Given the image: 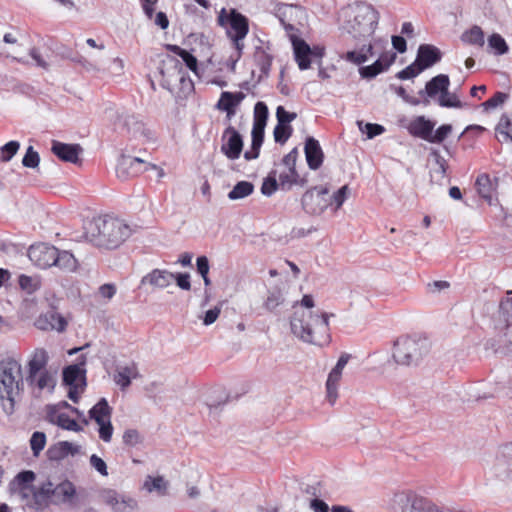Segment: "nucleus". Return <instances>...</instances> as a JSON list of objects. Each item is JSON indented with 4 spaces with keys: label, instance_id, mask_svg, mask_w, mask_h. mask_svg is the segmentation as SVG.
Returning <instances> with one entry per match:
<instances>
[{
    "label": "nucleus",
    "instance_id": "f257e3e1",
    "mask_svg": "<svg viewBox=\"0 0 512 512\" xmlns=\"http://www.w3.org/2000/svg\"><path fill=\"white\" fill-rule=\"evenodd\" d=\"M327 314L315 308L311 295H304L301 301L294 305L290 320L292 334L303 342L323 346L329 342V327Z\"/></svg>",
    "mask_w": 512,
    "mask_h": 512
},
{
    "label": "nucleus",
    "instance_id": "f03ea898",
    "mask_svg": "<svg viewBox=\"0 0 512 512\" xmlns=\"http://www.w3.org/2000/svg\"><path fill=\"white\" fill-rule=\"evenodd\" d=\"M138 226L115 215L94 217L86 227V237L94 245L114 249L122 245Z\"/></svg>",
    "mask_w": 512,
    "mask_h": 512
},
{
    "label": "nucleus",
    "instance_id": "7ed1b4c3",
    "mask_svg": "<svg viewBox=\"0 0 512 512\" xmlns=\"http://www.w3.org/2000/svg\"><path fill=\"white\" fill-rule=\"evenodd\" d=\"M378 20V11L364 2L350 4L340 12L341 29L355 38L371 36L376 30Z\"/></svg>",
    "mask_w": 512,
    "mask_h": 512
},
{
    "label": "nucleus",
    "instance_id": "20e7f679",
    "mask_svg": "<svg viewBox=\"0 0 512 512\" xmlns=\"http://www.w3.org/2000/svg\"><path fill=\"white\" fill-rule=\"evenodd\" d=\"M23 375L20 362L6 358L0 362V404L7 415L15 410V404L23 392Z\"/></svg>",
    "mask_w": 512,
    "mask_h": 512
},
{
    "label": "nucleus",
    "instance_id": "39448f33",
    "mask_svg": "<svg viewBox=\"0 0 512 512\" xmlns=\"http://www.w3.org/2000/svg\"><path fill=\"white\" fill-rule=\"evenodd\" d=\"M350 195V188L344 185L332 194L327 186H315L302 196V207L310 215L319 216L328 208L336 212Z\"/></svg>",
    "mask_w": 512,
    "mask_h": 512
},
{
    "label": "nucleus",
    "instance_id": "423d86ee",
    "mask_svg": "<svg viewBox=\"0 0 512 512\" xmlns=\"http://www.w3.org/2000/svg\"><path fill=\"white\" fill-rule=\"evenodd\" d=\"M431 343L419 334L399 337L394 343L393 359L398 365H417L429 352Z\"/></svg>",
    "mask_w": 512,
    "mask_h": 512
},
{
    "label": "nucleus",
    "instance_id": "0eeeda50",
    "mask_svg": "<svg viewBox=\"0 0 512 512\" xmlns=\"http://www.w3.org/2000/svg\"><path fill=\"white\" fill-rule=\"evenodd\" d=\"M217 23L226 29L228 38L233 42L235 49L240 57L244 49V39L249 32L248 19L235 9L229 11L222 8L217 17Z\"/></svg>",
    "mask_w": 512,
    "mask_h": 512
},
{
    "label": "nucleus",
    "instance_id": "6e6552de",
    "mask_svg": "<svg viewBox=\"0 0 512 512\" xmlns=\"http://www.w3.org/2000/svg\"><path fill=\"white\" fill-rule=\"evenodd\" d=\"M150 170L156 171L158 178H162L165 175L164 170L150 163L148 158L122 155L116 167L117 176L123 179Z\"/></svg>",
    "mask_w": 512,
    "mask_h": 512
},
{
    "label": "nucleus",
    "instance_id": "1a4fd4ad",
    "mask_svg": "<svg viewBox=\"0 0 512 512\" xmlns=\"http://www.w3.org/2000/svg\"><path fill=\"white\" fill-rule=\"evenodd\" d=\"M112 409L105 398L100 399L90 410L89 416L98 425L99 438L109 443L113 436V425L111 423Z\"/></svg>",
    "mask_w": 512,
    "mask_h": 512
},
{
    "label": "nucleus",
    "instance_id": "9d476101",
    "mask_svg": "<svg viewBox=\"0 0 512 512\" xmlns=\"http://www.w3.org/2000/svg\"><path fill=\"white\" fill-rule=\"evenodd\" d=\"M293 51L295 61L300 70H306L310 67L312 62L322 66V58L325 55V48L323 46L310 47L304 40H293Z\"/></svg>",
    "mask_w": 512,
    "mask_h": 512
},
{
    "label": "nucleus",
    "instance_id": "9b49d317",
    "mask_svg": "<svg viewBox=\"0 0 512 512\" xmlns=\"http://www.w3.org/2000/svg\"><path fill=\"white\" fill-rule=\"evenodd\" d=\"M397 503L400 506V512H449V508L413 493L398 495Z\"/></svg>",
    "mask_w": 512,
    "mask_h": 512
},
{
    "label": "nucleus",
    "instance_id": "f8f14e48",
    "mask_svg": "<svg viewBox=\"0 0 512 512\" xmlns=\"http://www.w3.org/2000/svg\"><path fill=\"white\" fill-rule=\"evenodd\" d=\"M28 257L36 266L46 269L55 264L57 248L44 243L35 244L29 248Z\"/></svg>",
    "mask_w": 512,
    "mask_h": 512
},
{
    "label": "nucleus",
    "instance_id": "ddd939ff",
    "mask_svg": "<svg viewBox=\"0 0 512 512\" xmlns=\"http://www.w3.org/2000/svg\"><path fill=\"white\" fill-rule=\"evenodd\" d=\"M350 358L351 356L349 354L343 353L328 375L326 381V390L327 399L331 404H334L338 397L339 382L342 378L343 370Z\"/></svg>",
    "mask_w": 512,
    "mask_h": 512
},
{
    "label": "nucleus",
    "instance_id": "4468645a",
    "mask_svg": "<svg viewBox=\"0 0 512 512\" xmlns=\"http://www.w3.org/2000/svg\"><path fill=\"white\" fill-rule=\"evenodd\" d=\"M243 150V140L238 131L229 126L223 133L221 152L229 160H236Z\"/></svg>",
    "mask_w": 512,
    "mask_h": 512
},
{
    "label": "nucleus",
    "instance_id": "2eb2a0df",
    "mask_svg": "<svg viewBox=\"0 0 512 512\" xmlns=\"http://www.w3.org/2000/svg\"><path fill=\"white\" fill-rule=\"evenodd\" d=\"M493 476L505 483L512 482V444L506 446L491 468Z\"/></svg>",
    "mask_w": 512,
    "mask_h": 512
},
{
    "label": "nucleus",
    "instance_id": "dca6fc26",
    "mask_svg": "<svg viewBox=\"0 0 512 512\" xmlns=\"http://www.w3.org/2000/svg\"><path fill=\"white\" fill-rule=\"evenodd\" d=\"M141 283L148 284L154 289L171 292L170 289L174 287L175 277L174 273L168 270L153 269L142 278Z\"/></svg>",
    "mask_w": 512,
    "mask_h": 512
},
{
    "label": "nucleus",
    "instance_id": "f3484780",
    "mask_svg": "<svg viewBox=\"0 0 512 512\" xmlns=\"http://www.w3.org/2000/svg\"><path fill=\"white\" fill-rule=\"evenodd\" d=\"M182 64L173 57H167L161 68L162 85L171 90L177 81L183 80Z\"/></svg>",
    "mask_w": 512,
    "mask_h": 512
},
{
    "label": "nucleus",
    "instance_id": "a211bd4d",
    "mask_svg": "<svg viewBox=\"0 0 512 512\" xmlns=\"http://www.w3.org/2000/svg\"><path fill=\"white\" fill-rule=\"evenodd\" d=\"M49 361V353L43 347L35 348L28 357L27 371L30 377H34L41 371H46V365Z\"/></svg>",
    "mask_w": 512,
    "mask_h": 512
},
{
    "label": "nucleus",
    "instance_id": "6ab92c4d",
    "mask_svg": "<svg viewBox=\"0 0 512 512\" xmlns=\"http://www.w3.org/2000/svg\"><path fill=\"white\" fill-rule=\"evenodd\" d=\"M66 325V320L54 311L41 315L36 321L37 328L41 330H55L62 332L65 330Z\"/></svg>",
    "mask_w": 512,
    "mask_h": 512
},
{
    "label": "nucleus",
    "instance_id": "aec40b11",
    "mask_svg": "<svg viewBox=\"0 0 512 512\" xmlns=\"http://www.w3.org/2000/svg\"><path fill=\"white\" fill-rule=\"evenodd\" d=\"M305 156L310 169H318L323 162V152L319 142L313 137H308L305 143Z\"/></svg>",
    "mask_w": 512,
    "mask_h": 512
},
{
    "label": "nucleus",
    "instance_id": "412c9836",
    "mask_svg": "<svg viewBox=\"0 0 512 512\" xmlns=\"http://www.w3.org/2000/svg\"><path fill=\"white\" fill-rule=\"evenodd\" d=\"M245 99V94L243 92H223L220 96V99L217 103V108L219 110L225 111L227 113V117L231 118L235 115V108Z\"/></svg>",
    "mask_w": 512,
    "mask_h": 512
},
{
    "label": "nucleus",
    "instance_id": "4be33fe9",
    "mask_svg": "<svg viewBox=\"0 0 512 512\" xmlns=\"http://www.w3.org/2000/svg\"><path fill=\"white\" fill-rule=\"evenodd\" d=\"M440 59L441 52L435 46L429 44L419 46L416 61L424 70L439 62Z\"/></svg>",
    "mask_w": 512,
    "mask_h": 512
},
{
    "label": "nucleus",
    "instance_id": "5701e85b",
    "mask_svg": "<svg viewBox=\"0 0 512 512\" xmlns=\"http://www.w3.org/2000/svg\"><path fill=\"white\" fill-rule=\"evenodd\" d=\"M81 147L74 144H65L61 142H53L52 152L61 160L76 163L79 159Z\"/></svg>",
    "mask_w": 512,
    "mask_h": 512
},
{
    "label": "nucleus",
    "instance_id": "b1692460",
    "mask_svg": "<svg viewBox=\"0 0 512 512\" xmlns=\"http://www.w3.org/2000/svg\"><path fill=\"white\" fill-rule=\"evenodd\" d=\"M434 129V123L426 119L424 116H418L413 119L408 127L409 132L421 139L430 141L431 133Z\"/></svg>",
    "mask_w": 512,
    "mask_h": 512
},
{
    "label": "nucleus",
    "instance_id": "393cba45",
    "mask_svg": "<svg viewBox=\"0 0 512 512\" xmlns=\"http://www.w3.org/2000/svg\"><path fill=\"white\" fill-rule=\"evenodd\" d=\"M85 364V358L82 356L78 364L70 365L63 371V381L68 386H84V370L82 366Z\"/></svg>",
    "mask_w": 512,
    "mask_h": 512
},
{
    "label": "nucleus",
    "instance_id": "a878e982",
    "mask_svg": "<svg viewBox=\"0 0 512 512\" xmlns=\"http://www.w3.org/2000/svg\"><path fill=\"white\" fill-rule=\"evenodd\" d=\"M35 479V474L32 471L20 472L10 484V490L14 493L18 492L23 497L27 496V492H30L32 482Z\"/></svg>",
    "mask_w": 512,
    "mask_h": 512
},
{
    "label": "nucleus",
    "instance_id": "bb28decb",
    "mask_svg": "<svg viewBox=\"0 0 512 512\" xmlns=\"http://www.w3.org/2000/svg\"><path fill=\"white\" fill-rule=\"evenodd\" d=\"M265 125L254 124L252 128L251 148L244 153V158L248 161L258 158L259 151L263 143Z\"/></svg>",
    "mask_w": 512,
    "mask_h": 512
},
{
    "label": "nucleus",
    "instance_id": "cd10ccee",
    "mask_svg": "<svg viewBox=\"0 0 512 512\" xmlns=\"http://www.w3.org/2000/svg\"><path fill=\"white\" fill-rule=\"evenodd\" d=\"M76 497V487L69 481L64 480L55 486L54 501L56 503H73Z\"/></svg>",
    "mask_w": 512,
    "mask_h": 512
},
{
    "label": "nucleus",
    "instance_id": "c85d7f7f",
    "mask_svg": "<svg viewBox=\"0 0 512 512\" xmlns=\"http://www.w3.org/2000/svg\"><path fill=\"white\" fill-rule=\"evenodd\" d=\"M27 381L35 386L39 391H47L52 392L55 387V377L48 370L41 371L39 374H36L34 377L27 376Z\"/></svg>",
    "mask_w": 512,
    "mask_h": 512
},
{
    "label": "nucleus",
    "instance_id": "c756f323",
    "mask_svg": "<svg viewBox=\"0 0 512 512\" xmlns=\"http://www.w3.org/2000/svg\"><path fill=\"white\" fill-rule=\"evenodd\" d=\"M139 376L137 367L134 364L119 367L114 374L115 383L122 389H126L133 379Z\"/></svg>",
    "mask_w": 512,
    "mask_h": 512
},
{
    "label": "nucleus",
    "instance_id": "7c9ffc66",
    "mask_svg": "<svg viewBox=\"0 0 512 512\" xmlns=\"http://www.w3.org/2000/svg\"><path fill=\"white\" fill-rule=\"evenodd\" d=\"M450 81L449 77L444 74L437 75L432 78L425 86V93L428 97H434L438 93L440 95L442 92L449 87Z\"/></svg>",
    "mask_w": 512,
    "mask_h": 512
},
{
    "label": "nucleus",
    "instance_id": "2f4dec72",
    "mask_svg": "<svg viewBox=\"0 0 512 512\" xmlns=\"http://www.w3.org/2000/svg\"><path fill=\"white\" fill-rule=\"evenodd\" d=\"M284 303V295L279 287L268 289L267 296L263 301L262 307L269 312L274 311Z\"/></svg>",
    "mask_w": 512,
    "mask_h": 512
},
{
    "label": "nucleus",
    "instance_id": "473e14b6",
    "mask_svg": "<svg viewBox=\"0 0 512 512\" xmlns=\"http://www.w3.org/2000/svg\"><path fill=\"white\" fill-rule=\"evenodd\" d=\"M509 47L505 39L498 33L491 34L487 39V51L495 56L504 55Z\"/></svg>",
    "mask_w": 512,
    "mask_h": 512
},
{
    "label": "nucleus",
    "instance_id": "72a5a7b5",
    "mask_svg": "<svg viewBox=\"0 0 512 512\" xmlns=\"http://www.w3.org/2000/svg\"><path fill=\"white\" fill-rule=\"evenodd\" d=\"M143 488L149 493L155 492L163 496L167 492L168 482L162 476H147L143 483Z\"/></svg>",
    "mask_w": 512,
    "mask_h": 512
},
{
    "label": "nucleus",
    "instance_id": "f704fd0d",
    "mask_svg": "<svg viewBox=\"0 0 512 512\" xmlns=\"http://www.w3.org/2000/svg\"><path fill=\"white\" fill-rule=\"evenodd\" d=\"M53 266H57L65 272H73L77 268V260L70 252L57 249V259Z\"/></svg>",
    "mask_w": 512,
    "mask_h": 512
},
{
    "label": "nucleus",
    "instance_id": "c9c22d12",
    "mask_svg": "<svg viewBox=\"0 0 512 512\" xmlns=\"http://www.w3.org/2000/svg\"><path fill=\"white\" fill-rule=\"evenodd\" d=\"M462 40L465 43L483 47L485 44V35L479 26H473L471 29L463 33Z\"/></svg>",
    "mask_w": 512,
    "mask_h": 512
},
{
    "label": "nucleus",
    "instance_id": "e433bc0d",
    "mask_svg": "<svg viewBox=\"0 0 512 512\" xmlns=\"http://www.w3.org/2000/svg\"><path fill=\"white\" fill-rule=\"evenodd\" d=\"M253 191L254 186L251 182L240 181L228 193V198L230 200H240L252 194Z\"/></svg>",
    "mask_w": 512,
    "mask_h": 512
},
{
    "label": "nucleus",
    "instance_id": "4c0bfd02",
    "mask_svg": "<svg viewBox=\"0 0 512 512\" xmlns=\"http://www.w3.org/2000/svg\"><path fill=\"white\" fill-rule=\"evenodd\" d=\"M50 417L51 422L56 423L59 427L63 429L74 432H79L82 430L81 426L74 419H71L68 415L64 413L51 415Z\"/></svg>",
    "mask_w": 512,
    "mask_h": 512
},
{
    "label": "nucleus",
    "instance_id": "58836bf2",
    "mask_svg": "<svg viewBox=\"0 0 512 512\" xmlns=\"http://www.w3.org/2000/svg\"><path fill=\"white\" fill-rule=\"evenodd\" d=\"M476 186L479 195L487 200L489 203L492 202V183L488 175L482 174L478 176L476 180Z\"/></svg>",
    "mask_w": 512,
    "mask_h": 512
},
{
    "label": "nucleus",
    "instance_id": "ea45409f",
    "mask_svg": "<svg viewBox=\"0 0 512 512\" xmlns=\"http://www.w3.org/2000/svg\"><path fill=\"white\" fill-rule=\"evenodd\" d=\"M372 46H363L358 51H349L346 54V60L355 64H361L368 60V55L371 54Z\"/></svg>",
    "mask_w": 512,
    "mask_h": 512
},
{
    "label": "nucleus",
    "instance_id": "a19ab883",
    "mask_svg": "<svg viewBox=\"0 0 512 512\" xmlns=\"http://www.w3.org/2000/svg\"><path fill=\"white\" fill-rule=\"evenodd\" d=\"M99 497L103 503L110 506L112 510L118 505L119 500H121L124 495L119 494L113 489H102L100 491Z\"/></svg>",
    "mask_w": 512,
    "mask_h": 512
},
{
    "label": "nucleus",
    "instance_id": "79ce46f5",
    "mask_svg": "<svg viewBox=\"0 0 512 512\" xmlns=\"http://www.w3.org/2000/svg\"><path fill=\"white\" fill-rule=\"evenodd\" d=\"M55 494V486L52 482L47 481L41 485V487L34 492V498L37 503L44 501L48 498L54 499Z\"/></svg>",
    "mask_w": 512,
    "mask_h": 512
},
{
    "label": "nucleus",
    "instance_id": "37998d69",
    "mask_svg": "<svg viewBox=\"0 0 512 512\" xmlns=\"http://www.w3.org/2000/svg\"><path fill=\"white\" fill-rule=\"evenodd\" d=\"M169 49H171L173 52H175L177 55H179L182 60L185 62L186 66L193 72H196L197 70V59L190 54L188 51L181 49L180 47L176 45L169 46Z\"/></svg>",
    "mask_w": 512,
    "mask_h": 512
},
{
    "label": "nucleus",
    "instance_id": "c03bdc74",
    "mask_svg": "<svg viewBox=\"0 0 512 512\" xmlns=\"http://www.w3.org/2000/svg\"><path fill=\"white\" fill-rule=\"evenodd\" d=\"M46 445V435L43 432H34L30 439L33 454L38 456Z\"/></svg>",
    "mask_w": 512,
    "mask_h": 512
},
{
    "label": "nucleus",
    "instance_id": "a18cd8bd",
    "mask_svg": "<svg viewBox=\"0 0 512 512\" xmlns=\"http://www.w3.org/2000/svg\"><path fill=\"white\" fill-rule=\"evenodd\" d=\"M298 177L299 175L296 170H289L284 168H281V171L279 172L278 175L279 182L283 187H291L293 184H296Z\"/></svg>",
    "mask_w": 512,
    "mask_h": 512
},
{
    "label": "nucleus",
    "instance_id": "49530a36",
    "mask_svg": "<svg viewBox=\"0 0 512 512\" xmlns=\"http://www.w3.org/2000/svg\"><path fill=\"white\" fill-rule=\"evenodd\" d=\"M499 316L501 317L504 326L512 324V299L502 301L499 307Z\"/></svg>",
    "mask_w": 512,
    "mask_h": 512
},
{
    "label": "nucleus",
    "instance_id": "de8ad7c7",
    "mask_svg": "<svg viewBox=\"0 0 512 512\" xmlns=\"http://www.w3.org/2000/svg\"><path fill=\"white\" fill-rule=\"evenodd\" d=\"M508 98H509V95L507 93L497 92L493 97L486 100L482 104V107L486 111L495 109V108L501 106L502 104H504L508 100Z\"/></svg>",
    "mask_w": 512,
    "mask_h": 512
},
{
    "label": "nucleus",
    "instance_id": "09e8293b",
    "mask_svg": "<svg viewBox=\"0 0 512 512\" xmlns=\"http://www.w3.org/2000/svg\"><path fill=\"white\" fill-rule=\"evenodd\" d=\"M438 101L439 105L442 107L460 108L462 106L461 102L457 99V96L450 93L448 88L442 92Z\"/></svg>",
    "mask_w": 512,
    "mask_h": 512
},
{
    "label": "nucleus",
    "instance_id": "8fccbe9b",
    "mask_svg": "<svg viewBox=\"0 0 512 512\" xmlns=\"http://www.w3.org/2000/svg\"><path fill=\"white\" fill-rule=\"evenodd\" d=\"M19 143L17 141H10L1 147L0 160L2 162L10 161L19 150Z\"/></svg>",
    "mask_w": 512,
    "mask_h": 512
},
{
    "label": "nucleus",
    "instance_id": "3c124183",
    "mask_svg": "<svg viewBox=\"0 0 512 512\" xmlns=\"http://www.w3.org/2000/svg\"><path fill=\"white\" fill-rule=\"evenodd\" d=\"M359 129L367 134L369 139H372L384 132V127L379 124L366 123L362 121L357 122Z\"/></svg>",
    "mask_w": 512,
    "mask_h": 512
},
{
    "label": "nucleus",
    "instance_id": "603ef678",
    "mask_svg": "<svg viewBox=\"0 0 512 512\" xmlns=\"http://www.w3.org/2000/svg\"><path fill=\"white\" fill-rule=\"evenodd\" d=\"M89 464L92 469L97 471L101 476H108V467L106 462L96 454H92L89 458Z\"/></svg>",
    "mask_w": 512,
    "mask_h": 512
},
{
    "label": "nucleus",
    "instance_id": "864d4df0",
    "mask_svg": "<svg viewBox=\"0 0 512 512\" xmlns=\"http://www.w3.org/2000/svg\"><path fill=\"white\" fill-rule=\"evenodd\" d=\"M40 157L39 154L33 149L32 146H29L26 150V153L22 159L23 166L27 168H36L39 165Z\"/></svg>",
    "mask_w": 512,
    "mask_h": 512
},
{
    "label": "nucleus",
    "instance_id": "5fc2aeb1",
    "mask_svg": "<svg viewBox=\"0 0 512 512\" xmlns=\"http://www.w3.org/2000/svg\"><path fill=\"white\" fill-rule=\"evenodd\" d=\"M268 108L263 102H257L254 107V124L266 126Z\"/></svg>",
    "mask_w": 512,
    "mask_h": 512
},
{
    "label": "nucleus",
    "instance_id": "6e6d98bb",
    "mask_svg": "<svg viewBox=\"0 0 512 512\" xmlns=\"http://www.w3.org/2000/svg\"><path fill=\"white\" fill-rule=\"evenodd\" d=\"M422 71H424L423 67L420 66L419 63L415 60L414 63L407 66L405 69H403L402 71H400L398 73V78L403 79V80L410 79V78L416 77Z\"/></svg>",
    "mask_w": 512,
    "mask_h": 512
},
{
    "label": "nucleus",
    "instance_id": "4d7b16f0",
    "mask_svg": "<svg viewBox=\"0 0 512 512\" xmlns=\"http://www.w3.org/2000/svg\"><path fill=\"white\" fill-rule=\"evenodd\" d=\"M452 131V126L445 124L440 126L434 133H431L430 143H441Z\"/></svg>",
    "mask_w": 512,
    "mask_h": 512
},
{
    "label": "nucleus",
    "instance_id": "13d9d810",
    "mask_svg": "<svg viewBox=\"0 0 512 512\" xmlns=\"http://www.w3.org/2000/svg\"><path fill=\"white\" fill-rule=\"evenodd\" d=\"M129 120L131 122H133V124L135 126L134 130H133L134 135L139 133L141 136L146 138L147 141H154L155 140L154 132L152 130H150L149 128L145 127V125L143 123L136 122V121H134L133 118H131Z\"/></svg>",
    "mask_w": 512,
    "mask_h": 512
},
{
    "label": "nucleus",
    "instance_id": "bf43d9fd",
    "mask_svg": "<svg viewBox=\"0 0 512 512\" xmlns=\"http://www.w3.org/2000/svg\"><path fill=\"white\" fill-rule=\"evenodd\" d=\"M137 503L132 498L124 496L119 500L118 505L114 508L113 512H134Z\"/></svg>",
    "mask_w": 512,
    "mask_h": 512
},
{
    "label": "nucleus",
    "instance_id": "052dcab7",
    "mask_svg": "<svg viewBox=\"0 0 512 512\" xmlns=\"http://www.w3.org/2000/svg\"><path fill=\"white\" fill-rule=\"evenodd\" d=\"M59 450H60L61 456H67V455L73 456V455L80 453L81 446L76 443L63 441V442L59 443Z\"/></svg>",
    "mask_w": 512,
    "mask_h": 512
},
{
    "label": "nucleus",
    "instance_id": "680f3d73",
    "mask_svg": "<svg viewBox=\"0 0 512 512\" xmlns=\"http://www.w3.org/2000/svg\"><path fill=\"white\" fill-rule=\"evenodd\" d=\"M291 133V127L285 124L278 123L274 129V138L276 142H285Z\"/></svg>",
    "mask_w": 512,
    "mask_h": 512
},
{
    "label": "nucleus",
    "instance_id": "e2e57ef3",
    "mask_svg": "<svg viewBox=\"0 0 512 512\" xmlns=\"http://www.w3.org/2000/svg\"><path fill=\"white\" fill-rule=\"evenodd\" d=\"M278 187L277 180L275 176H268L264 179L262 186H261V192L265 196H271Z\"/></svg>",
    "mask_w": 512,
    "mask_h": 512
},
{
    "label": "nucleus",
    "instance_id": "0e129e2a",
    "mask_svg": "<svg viewBox=\"0 0 512 512\" xmlns=\"http://www.w3.org/2000/svg\"><path fill=\"white\" fill-rule=\"evenodd\" d=\"M297 156H298V151L296 148H294L293 150H291L282 160V163L280 165V168H284V169H291V170H296L295 169V166H296V160H297Z\"/></svg>",
    "mask_w": 512,
    "mask_h": 512
},
{
    "label": "nucleus",
    "instance_id": "69168bd1",
    "mask_svg": "<svg viewBox=\"0 0 512 512\" xmlns=\"http://www.w3.org/2000/svg\"><path fill=\"white\" fill-rule=\"evenodd\" d=\"M276 117H277L278 123L287 125L296 118V114L290 113V112L286 111L284 109V107L279 106L276 110Z\"/></svg>",
    "mask_w": 512,
    "mask_h": 512
},
{
    "label": "nucleus",
    "instance_id": "338daca9",
    "mask_svg": "<svg viewBox=\"0 0 512 512\" xmlns=\"http://www.w3.org/2000/svg\"><path fill=\"white\" fill-rule=\"evenodd\" d=\"M116 293V286L110 283L103 284L98 289V295L102 299L110 300Z\"/></svg>",
    "mask_w": 512,
    "mask_h": 512
},
{
    "label": "nucleus",
    "instance_id": "774afa93",
    "mask_svg": "<svg viewBox=\"0 0 512 512\" xmlns=\"http://www.w3.org/2000/svg\"><path fill=\"white\" fill-rule=\"evenodd\" d=\"M221 313V307L215 306L212 309H209L206 311L204 317H203V324L206 326H209L213 324L219 317Z\"/></svg>",
    "mask_w": 512,
    "mask_h": 512
}]
</instances>
